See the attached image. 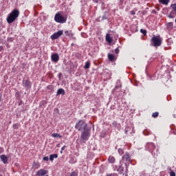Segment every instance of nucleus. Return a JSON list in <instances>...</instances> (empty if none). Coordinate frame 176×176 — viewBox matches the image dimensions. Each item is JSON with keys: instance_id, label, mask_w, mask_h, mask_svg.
Masks as SVG:
<instances>
[{"instance_id": "obj_1", "label": "nucleus", "mask_w": 176, "mask_h": 176, "mask_svg": "<svg viewBox=\"0 0 176 176\" xmlns=\"http://www.w3.org/2000/svg\"><path fill=\"white\" fill-rule=\"evenodd\" d=\"M75 129L78 130V131H82L80 139L82 141H87L89 140V137H90V131H91V128L87 126V124L83 120H79L75 126Z\"/></svg>"}, {"instance_id": "obj_2", "label": "nucleus", "mask_w": 176, "mask_h": 176, "mask_svg": "<svg viewBox=\"0 0 176 176\" xmlns=\"http://www.w3.org/2000/svg\"><path fill=\"white\" fill-rule=\"evenodd\" d=\"M20 16V11L17 9L13 10L9 14V16L7 18V22L8 24H12L17 17Z\"/></svg>"}, {"instance_id": "obj_3", "label": "nucleus", "mask_w": 176, "mask_h": 176, "mask_svg": "<svg viewBox=\"0 0 176 176\" xmlns=\"http://www.w3.org/2000/svg\"><path fill=\"white\" fill-rule=\"evenodd\" d=\"M146 151H148L152 153V155H154V156H158L159 155V148H156V146H155V144L153 143H147L146 144Z\"/></svg>"}, {"instance_id": "obj_4", "label": "nucleus", "mask_w": 176, "mask_h": 176, "mask_svg": "<svg viewBox=\"0 0 176 176\" xmlns=\"http://www.w3.org/2000/svg\"><path fill=\"white\" fill-rule=\"evenodd\" d=\"M151 46H153L154 47L162 46V38L160 36H153L151 39Z\"/></svg>"}, {"instance_id": "obj_5", "label": "nucleus", "mask_w": 176, "mask_h": 176, "mask_svg": "<svg viewBox=\"0 0 176 176\" xmlns=\"http://www.w3.org/2000/svg\"><path fill=\"white\" fill-rule=\"evenodd\" d=\"M54 21H56V23L64 24V23H67V16H64L61 15V14L58 12L54 16Z\"/></svg>"}, {"instance_id": "obj_6", "label": "nucleus", "mask_w": 176, "mask_h": 176, "mask_svg": "<svg viewBox=\"0 0 176 176\" xmlns=\"http://www.w3.org/2000/svg\"><path fill=\"white\" fill-rule=\"evenodd\" d=\"M63 34H64V31L63 30H59L57 32L54 33L52 36H51V39L52 41H55V39H58V38H60V36H61V35H63Z\"/></svg>"}, {"instance_id": "obj_7", "label": "nucleus", "mask_w": 176, "mask_h": 176, "mask_svg": "<svg viewBox=\"0 0 176 176\" xmlns=\"http://www.w3.org/2000/svg\"><path fill=\"white\" fill-rule=\"evenodd\" d=\"M122 160L126 162V163H130V162H131V156H130V153H126L122 157Z\"/></svg>"}, {"instance_id": "obj_8", "label": "nucleus", "mask_w": 176, "mask_h": 176, "mask_svg": "<svg viewBox=\"0 0 176 176\" xmlns=\"http://www.w3.org/2000/svg\"><path fill=\"white\" fill-rule=\"evenodd\" d=\"M48 170L45 169H40L36 172V176H45L46 174H47Z\"/></svg>"}, {"instance_id": "obj_9", "label": "nucleus", "mask_w": 176, "mask_h": 176, "mask_svg": "<svg viewBox=\"0 0 176 176\" xmlns=\"http://www.w3.org/2000/svg\"><path fill=\"white\" fill-rule=\"evenodd\" d=\"M51 59H52V61H53L54 63H57L58 60H60V56L57 53L52 54L51 56Z\"/></svg>"}, {"instance_id": "obj_10", "label": "nucleus", "mask_w": 176, "mask_h": 176, "mask_svg": "<svg viewBox=\"0 0 176 176\" xmlns=\"http://www.w3.org/2000/svg\"><path fill=\"white\" fill-rule=\"evenodd\" d=\"M0 159L1 160V162L4 164H8V160H9V158H8V157H6V155H1L0 156Z\"/></svg>"}, {"instance_id": "obj_11", "label": "nucleus", "mask_w": 176, "mask_h": 176, "mask_svg": "<svg viewBox=\"0 0 176 176\" xmlns=\"http://www.w3.org/2000/svg\"><path fill=\"white\" fill-rule=\"evenodd\" d=\"M23 84L25 89H30V87H31V82L28 80H24Z\"/></svg>"}, {"instance_id": "obj_12", "label": "nucleus", "mask_w": 176, "mask_h": 176, "mask_svg": "<svg viewBox=\"0 0 176 176\" xmlns=\"http://www.w3.org/2000/svg\"><path fill=\"white\" fill-rule=\"evenodd\" d=\"M113 38L111 37V34L109 33H107L106 34V42H108V43H112Z\"/></svg>"}, {"instance_id": "obj_13", "label": "nucleus", "mask_w": 176, "mask_h": 176, "mask_svg": "<svg viewBox=\"0 0 176 176\" xmlns=\"http://www.w3.org/2000/svg\"><path fill=\"white\" fill-rule=\"evenodd\" d=\"M61 94L62 96H64L65 94V91L63 88H60L57 91V95Z\"/></svg>"}, {"instance_id": "obj_14", "label": "nucleus", "mask_w": 176, "mask_h": 176, "mask_svg": "<svg viewBox=\"0 0 176 176\" xmlns=\"http://www.w3.org/2000/svg\"><path fill=\"white\" fill-rule=\"evenodd\" d=\"M57 157H58V155H57V154H51L50 155V160L51 162H53V160H54V159H57Z\"/></svg>"}, {"instance_id": "obj_15", "label": "nucleus", "mask_w": 176, "mask_h": 176, "mask_svg": "<svg viewBox=\"0 0 176 176\" xmlns=\"http://www.w3.org/2000/svg\"><path fill=\"white\" fill-rule=\"evenodd\" d=\"M167 30H168V31H171V30H173V28H174V25L173 24L172 22H169L167 25Z\"/></svg>"}, {"instance_id": "obj_16", "label": "nucleus", "mask_w": 176, "mask_h": 176, "mask_svg": "<svg viewBox=\"0 0 176 176\" xmlns=\"http://www.w3.org/2000/svg\"><path fill=\"white\" fill-rule=\"evenodd\" d=\"M108 59L109 60V61H115V55L112 54H109Z\"/></svg>"}, {"instance_id": "obj_17", "label": "nucleus", "mask_w": 176, "mask_h": 176, "mask_svg": "<svg viewBox=\"0 0 176 176\" xmlns=\"http://www.w3.org/2000/svg\"><path fill=\"white\" fill-rule=\"evenodd\" d=\"M160 3H162V5H168L170 0H159Z\"/></svg>"}, {"instance_id": "obj_18", "label": "nucleus", "mask_w": 176, "mask_h": 176, "mask_svg": "<svg viewBox=\"0 0 176 176\" xmlns=\"http://www.w3.org/2000/svg\"><path fill=\"white\" fill-rule=\"evenodd\" d=\"M108 160L110 163L113 164L115 163V157L110 155L108 158Z\"/></svg>"}, {"instance_id": "obj_19", "label": "nucleus", "mask_w": 176, "mask_h": 176, "mask_svg": "<svg viewBox=\"0 0 176 176\" xmlns=\"http://www.w3.org/2000/svg\"><path fill=\"white\" fill-rule=\"evenodd\" d=\"M52 137H53L54 138H63V136L61 135H60V133H53L52 135Z\"/></svg>"}, {"instance_id": "obj_20", "label": "nucleus", "mask_w": 176, "mask_h": 176, "mask_svg": "<svg viewBox=\"0 0 176 176\" xmlns=\"http://www.w3.org/2000/svg\"><path fill=\"white\" fill-rule=\"evenodd\" d=\"M84 68H85V69H89V68H90V62L89 61H87L85 63Z\"/></svg>"}, {"instance_id": "obj_21", "label": "nucleus", "mask_w": 176, "mask_h": 176, "mask_svg": "<svg viewBox=\"0 0 176 176\" xmlns=\"http://www.w3.org/2000/svg\"><path fill=\"white\" fill-rule=\"evenodd\" d=\"M13 129H14L15 130H17V129H19L20 127V124L19 123H16V124H14L12 125Z\"/></svg>"}, {"instance_id": "obj_22", "label": "nucleus", "mask_w": 176, "mask_h": 176, "mask_svg": "<svg viewBox=\"0 0 176 176\" xmlns=\"http://www.w3.org/2000/svg\"><path fill=\"white\" fill-rule=\"evenodd\" d=\"M170 8H172L173 10L172 12H176V3H173L170 6Z\"/></svg>"}, {"instance_id": "obj_23", "label": "nucleus", "mask_w": 176, "mask_h": 176, "mask_svg": "<svg viewBox=\"0 0 176 176\" xmlns=\"http://www.w3.org/2000/svg\"><path fill=\"white\" fill-rule=\"evenodd\" d=\"M169 19H174V11H171L170 14H168Z\"/></svg>"}, {"instance_id": "obj_24", "label": "nucleus", "mask_w": 176, "mask_h": 176, "mask_svg": "<svg viewBox=\"0 0 176 176\" xmlns=\"http://www.w3.org/2000/svg\"><path fill=\"white\" fill-rule=\"evenodd\" d=\"M47 90H50V91H53L54 90V87H52V85H48L47 87Z\"/></svg>"}, {"instance_id": "obj_25", "label": "nucleus", "mask_w": 176, "mask_h": 176, "mask_svg": "<svg viewBox=\"0 0 176 176\" xmlns=\"http://www.w3.org/2000/svg\"><path fill=\"white\" fill-rule=\"evenodd\" d=\"M157 116H159V112L156 111V112L153 113V114H152L153 118H157Z\"/></svg>"}, {"instance_id": "obj_26", "label": "nucleus", "mask_w": 176, "mask_h": 176, "mask_svg": "<svg viewBox=\"0 0 176 176\" xmlns=\"http://www.w3.org/2000/svg\"><path fill=\"white\" fill-rule=\"evenodd\" d=\"M118 153H119L120 155H123V154L124 153V151H123V149H122V148H119V149H118Z\"/></svg>"}, {"instance_id": "obj_27", "label": "nucleus", "mask_w": 176, "mask_h": 176, "mask_svg": "<svg viewBox=\"0 0 176 176\" xmlns=\"http://www.w3.org/2000/svg\"><path fill=\"white\" fill-rule=\"evenodd\" d=\"M170 176H175V172H174V170H171V168H170Z\"/></svg>"}, {"instance_id": "obj_28", "label": "nucleus", "mask_w": 176, "mask_h": 176, "mask_svg": "<svg viewBox=\"0 0 176 176\" xmlns=\"http://www.w3.org/2000/svg\"><path fill=\"white\" fill-rule=\"evenodd\" d=\"M113 127H118V122L116 121H113L112 122Z\"/></svg>"}, {"instance_id": "obj_29", "label": "nucleus", "mask_w": 176, "mask_h": 176, "mask_svg": "<svg viewBox=\"0 0 176 176\" xmlns=\"http://www.w3.org/2000/svg\"><path fill=\"white\" fill-rule=\"evenodd\" d=\"M140 32L143 34V35H146V30L141 29Z\"/></svg>"}, {"instance_id": "obj_30", "label": "nucleus", "mask_w": 176, "mask_h": 176, "mask_svg": "<svg viewBox=\"0 0 176 176\" xmlns=\"http://www.w3.org/2000/svg\"><path fill=\"white\" fill-rule=\"evenodd\" d=\"M70 176H78V173L74 171L71 173Z\"/></svg>"}, {"instance_id": "obj_31", "label": "nucleus", "mask_w": 176, "mask_h": 176, "mask_svg": "<svg viewBox=\"0 0 176 176\" xmlns=\"http://www.w3.org/2000/svg\"><path fill=\"white\" fill-rule=\"evenodd\" d=\"M106 176H119V175H118V174L116 173H110L107 175Z\"/></svg>"}, {"instance_id": "obj_32", "label": "nucleus", "mask_w": 176, "mask_h": 176, "mask_svg": "<svg viewBox=\"0 0 176 176\" xmlns=\"http://www.w3.org/2000/svg\"><path fill=\"white\" fill-rule=\"evenodd\" d=\"M13 41H14V39L12 37L8 38V42H13Z\"/></svg>"}, {"instance_id": "obj_33", "label": "nucleus", "mask_w": 176, "mask_h": 176, "mask_svg": "<svg viewBox=\"0 0 176 176\" xmlns=\"http://www.w3.org/2000/svg\"><path fill=\"white\" fill-rule=\"evenodd\" d=\"M115 53H116V54H119V47H117V48L115 50Z\"/></svg>"}, {"instance_id": "obj_34", "label": "nucleus", "mask_w": 176, "mask_h": 176, "mask_svg": "<svg viewBox=\"0 0 176 176\" xmlns=\"http://www.w3.org/2000/svg\"><path fill=\"white\" fill-rule=\"evenodd\" d=\"M43 160H44L45 162H47L49 160V157H44L43 158Z\"/></svg>"}, {"instance_id": "obj_35", "label": "nucleus", "mask_w": 176, "mask_h": 176, "mask_svg": "<svg viewBox=\"0 0 176 176\" xmlns=\"http://www.w3.org/2000/svg\"><path fill=\"white\" fill-rule=\"evenodd\" d=\"M65 34H66V35H69V31H65Z\"/></svg>"}, {"instance_id": "obj_36", "label": "nucleus", "mask_w": 176, "mask_h": 176, "mask_svg": "<svg viewBox=\"0 0 176 176\" xmlns=\"http://www.w3.org/2000/svg\"><path fill=\"white\" fill-rule=\"evenodd\" d=\"M65 148H67V146H63L62 148H61V151H64L65 149Z\"/></svg>"}, {"instance_id": "obj_37", "label": "nucleus", "mask_w": 176, "mask_h": 176, "mask_svg": "<svg viewBox=\"0 0 176 176\" xmlns=\"http://www.w3.org/2000/svg\"><path fill=\"white\" fill-rule=\"evenodd\" d=\"M120 170V171H123V168H122V166H120L118 168V170Z\"/></svg>"}, {"instance_id": "obj_38", "label": "nucleus", "mask_w": 176, "mask_h": 176, "mask_svg": "<svg viewBox=\"0 0 176 176\" xmlns=\"http://www.w3.org/2000/svg\"><path fill=\"white\" fill-rule=\"evenodd\" d=\"M152 13H154V14H156L157 13V12H156V10H153Z\"/></svg>"}, {"instance_id": "obj_39", "label": "nucleus", "mask_w": 176, "mask_h": 176, "mask_svg": "<svg viewBox=\"0 0 176 176\" xmlns=\"http://www.w3.org/2000/svg\"><path fill=\"white\" fill-rule=\"evenodd\" d=\"M131 14H132V16H134V14H135V12L131 11Z\"/></svg>"}, {"instance_id": "obj_40", "label": "nucleus", "mask_w": 176, "mask_h": 176, "mask_svg": "<svg viewBox=\"0 0 176 176\" xmlns=\"http://www.w3.org/2000/svg\"><path fill=\"white\" fill-rule=\"evenodd\" d=\"M2 101V94H0V102Z\"/></svg>"}, {"instance_id": "obj_41", "label": "nucleus", "mask_w": 176, "mask_h": 176, "mask_svg": "<svg viewBox=\"0 0 176 176\" xmlns=\"http://www.w3.org/2000/svg\"><path fill=\"white\" fill-rule=\"evenodd\" d=\"M2 50H3V47L0 46V52H2Z\"/></svg>"}, {"instance_id": "obj_42", "label": "nucleus", "mask_w": 176, "mask_h": 176, "mask_svg": "<svg viewBox=\"0 0 176 176\" xmlns=\"http://www.w3.org/2000/svg\"><path fill=\"white\" fill-rule=\"evenodd\" d=\"M95 3H98V0H93Z\"/></svg>"}, {"instance_id": "obj_43", "label": "nucleus", "mask_w": 176, "mask_h": 176, "mask_svg": "<svg viewBox=\"0 0 176 176\" xmlns=\"http://www.w3.org/2000/svg\"><path fill=\"white\" fill-rule=\"evenodd\" d=\"M21 104H23V102H22V101H20V102H19V105H21Z\"/></svg>"}, {"instance_id": "obj_44", "label": "nucleus", "mask_w": 176, "mask_h": 176, "mask_svg": "<svg viewBox=\"0 0 176 176\" xmlns=\"http://www.w3.org/2000/svg\"><path fill=\"white\" fill-rule=\"evenodd\" d=\"M43 105H45L46 104V101L43 100Z\"/></svg>"}, {"instance_id": "obj_45", "label": "nucleus", "mask_w": 176, "mask_h": 176, "mask_svg": "<svg viewBox=\"0 0 176 176\" xmlns=\"http://www.w3.org/2000/svg\"><path fill=\"white\" fill-rule=\"evenodd\" d=\"M61 75H62V74L60 73V74H58V77L60 78V77L61 76Z\"/></svg>"}, {"instance_id": "obj_46", "label": "nucleus", "mask_w": 176, "mask_h": 176, "mask_svg": "<svg viewBox=\"0 0 176 176\" xmlns=\"http://www.w3.org/2000/svg\"><path fill=\"white\" fill-rule=\"evenodd\" d=\"M7 47H9V44H7Z\"/></svg>"}, {"instance_id": "obj_47", "label": "nucleus", "mask_w": 176, "mask_h": 176, "mask_svg": "<svg viewBox=\"0 0 176 176\" xmlns=\"http://www.w3.org/2000/svg\"><path fill=\"white\" fill-rule=\"evenodd\" d=\"M60 153H63V151H60Z\"/></svg>"}, {"instance_id": "obj_48", "label": "nucleus", "mask_w": 176, "mask_h": 176, "mask_svg": "<svg viewBox=\"0 0 176 176\" xmlns=\"http://www.w3.org/2000/svg\"><path fill=\"white\" fill-rule=\"evenodd\" d=\"M0 176H2V175H0Z\"/></svg>"}]
</instances>
